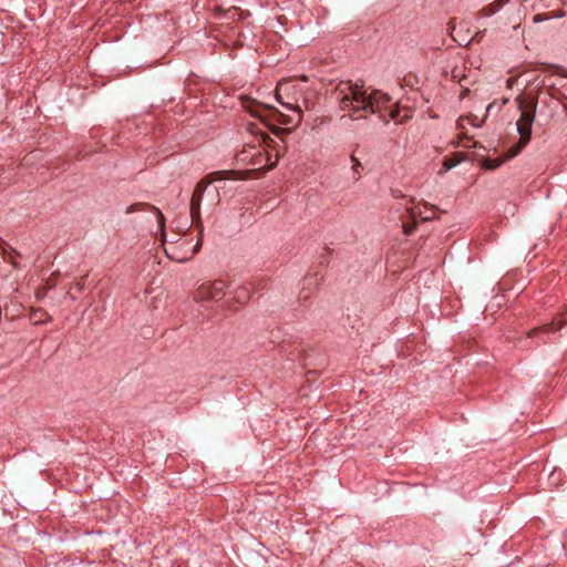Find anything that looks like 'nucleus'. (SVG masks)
I'll return each instance as SVG.
<instances>
[{"label": "nucleus", "mask_w": 567, "mask_h": 567, "mask_svg": "<svg viewBox=\"0 0 567 567\" xmlns=\"http://www.w3.org/2000/svg\"><path fill=\"white\" fill-rule=\"evenodd\" d=\"M30 320L33 324H42L51 320V317L43 309H33L30 313Z\"/></svg>", "instance_id": "f8f14e48"}, {"label": "nucleus", "mask_w": 567, "mask_h": 567, "mask_svg": "<svg viewBox=\"0 0 567 567\" xmlns=\"http://www.w3.org/2000/svg\"><path fill=\"white\" fill-rule=\"evenodd\" d=\"M485 30L476 32V34L473 37L474 40L481 41V39L484 37Z\"/></svg>", "instance_id": "5701e85b"}, {"label": "nucleus", "mask_w": 567, "mask_h": 567, "mask_svg": "<svg viewBox=\"0 0 567 567\" xmlns=\"http://www.w3.org/2000/svg\"><path fill=\"white\" fill-rule=\"evenodd\" d=\"M534 20H535L536 22H538V21L544 20V18H543L542 16H535V17H534Z\"/></svg>", "instance_id": "bb28decb"}, {"label": "nucleus", "mask_w": 567, "mask_h": 567, "mask_svg": "<svg viewBox=\"0 0 567 567\" xmlns=\"http://www.w3.org/2000/svg\"><path fill=\"white\" fill-rule=\"evenodd\" d=\"M271 131H272V133H274V134H276V135H280V134H282V133H288V132H289V130H288V128L274 127V126H271Z\"/></svg>", "instance_id": "4be33fe9"}, {"label": "nucleus", "mask_w": 567, "mask_h": 567, "mask_svg": "<svg viewBox=\"0 0 567 567\" xmlns=\"http://www.w3.org/2000/svg\"><path fill=\"white\" fill-rule=\"evenodd\" d=\"M547 69L553 73L567 78V70L559 65H547Z\"/></svg>", "instance_id": "aec40b11"}, {"label": "nucleus", "mask_w": 567, "mask_h": 567, "mask_svg": "<svg viewBox=\"0 0 567 567\" xmlns=\"http://www.w3.org/2000/svg\"><path fill=\"white\" fill-rule=\"evenodd\" d=\"M501 4L505 6L509 0H498Z\"/></svg>", "instance_id": "c85d7f7f"}, {"label": "nucleus", "mask_w": 567, "mask_h": 567, "mask_svg": "<svg viewBox=\"0 0 567 567\" xmlns=\"http://www.w3.org/2000/svg\"><path fill=\"white\" fill-rule=\"evenodd\" d=\"M288 82L279 83L276 91L277 101L284 105L287 110L293 111L296 116H289L277 109L268 105H264L256 100L247 96L241 97V106L249 112L252 116L260 118L266 122L267 120H274L280 124L295 126L299 125L302 120V109L299 104H291L281 100L280 93L288 87Z\"/></svg>", "instance_id": "f03ea898"}, {"label": "nucleus", "mask_w": 567, "mask_h": 567, "mask_svg": "<svg viewBox=\"0 0 567 567\" xmlns=\"http://www.w3.org/2000/svg\"><path fill=\"white\" fill-rule=\"evenodd\" d=\"M229 172H226V171H218V172H213L208 175H206L205 177H203L200 181L208 187L209 184L216 182V181H221V179H225L227 178V174Z\"/></svg>", "instance_id": "2eb2a0df"}, {"label": "nucleus", "mask_w": 567, "mask_h": 567, "mask_svg": "<svg viewBox=\"0 0 567 567\" xmlns=\"http://www.w3.org/2000/svg\"><path fill=\"white\" fill-rule=\"evenodd\" d=\"M504 159L501 158H485L483 161V166L487 169H495L502 165Z\"/></svg>", "instance_id": "f3484780"}, {"label": "nucleus", "mask_w": 567, "mask_h": 567, "mask_svg": "<svg viewBox=\"0 0 567 567\" xmlns=\"http://www.w3.org/2000/svg\"><path fill=\"white\" fill-rule=\"evenodd\" d=\"M59 275V271H54L51 277L47 279L45 284L37 289L35 297L38 300H42L48 291L55 287Z\"/></svg>", "instance_id": "9d476101"}, {"label": "nucleus", "mask_w": 567, "mask_h": 567, "mask_svg": "<svg viewBox=\"0 0 567 567\" xmlns=\"http://www.w3.org/2000/svg\"><path fill=\"white\" fill-rule=\"evenodd\" d=\"M251 296L250 285H244L235 290V299L238 303H246Z\"/></svg>", "instance_id": "9b49d317"}, {"label": "nucleus", "mask_w": 567, "mask_h": 567, "mask_svg": "<svg viewBox=\"0 0 567 567\" xmlns=\"http://www.w3.org/2000/svg\"><path fill=\"white\" fill-rule=\"evenodd\" d=\"M350 158H351V162H352V168L351 169L354 173V175H357L355 179H358L360 177V171L362 169V164L353 155H351Z\"/></svg>", "instance_id": "6ab92c4d"}, {"label": "nucleus", "mask_w": 567, "mask_h": 567, "mask_svg": "<svg viewBox=\"0 0 567 567\" xmlns=\"http://www.w3.org/2000/svg\"><path fill=\"white\" fill-rule=\"evenodd\" d=\"M141 209H147V210H152V212H154V213L156 214V216H157V220H158V225H159V227H161L162 229L164 228L165 217H164V215L162 214V212H161L157 207H155V206H153V205H148V204H134V205H131V206L127 208L126 213H127V214H131V213H134V212H136V210H141Z\"/></svg>", "instance_id": "1a4fd4ad"}, {"label": "nucleus", "mask_w": 567, "mask_h": 567, "mask_svg": "<svg viewBox=\"0 0 567 567\" xmlns=\"http://www.w3.org/2000/svg\"><path fill=\"white\" fill-rule=\"evenodd\" d=\"M467 120L472 125L474 126H477L480 127L482 125V123H477V116L475 115H471V116H466V117H460L458 121H457V127L458 128H464V124H463V121Z\"/></svg>", "instance_id": "a211bd4d"}, {"label": "nucleus", "mask_w": 567, "mask_h": 567, "mask_svg": "<svg viewBox=\"0 0 567 567\" xmlns=\"http://www.w3.org/2000/svg\"><path fill=\"white\" fill-rule=\"evenodd\" d=\"M468 91L470 90L467 87H465L464 91L461 93V96L464 97L468 93Z\"/></svg>", "instance_id": "cd10ccee"}, {"label": "nucleus", "mask_w": 567, "mask_h": 567, "mask_svg": "<svg viewBox=\"0 0 567 567\" xmlns=\"http://www.w3.org/2000/svg\"><path fill=\"white\" fill-rule=\"evenodd\" d=\"M278 159H279V153L277 152V154H276V161H275L274 163H271V164L267 167V171L272 169V168L276 166V164H277Z\"/></svg>", "instance_id": "b1692460"}, {"label": "nucleus", "mask_w": 567, "mask_h": 567, "mask_svg": "<svg viewBox=\"0 0 567 567\" xmlns=\"http://www.w3.org/2000/svg\"><path fill=\"white\" fill-rule=\"evenodd\" d=\"M261 142L267 146V147H275L277 145V143L270 138L269 136L267 135H261Z\"/></svg>", "instance_id": "412c9836"}, {"label": "nucleus", "mask_w": 567, "mask_h": 567, "mask_svg": "<svg viewBox=\"0 0 567 567\" xmlns=\"http://www.w3.org/2000/svg\"><path fill=\"white\" fill-rule=\"evenodd\" d=\"M436 207L429 205L427 203H417L416 205L406 207L408 217L412 220V224L403 223V233L411 235L415 228L416 219L422 221L432 220L436 213Z\"/></svg>", "instance_id": "39448f33"}, {"label": "nucleus", "mask_w": 567, "mask_h": 567, "mask_svg": "<svg viewBox=\"0 0 567 567\" xmlns=\"http://www.w3.org/2000/svg\"><path fill=\"white\" fill-rule=\"evenodd\" d=\"M207 189V186L199 181L197 185L195 186V189L193 192L192 198H190V205H189V213L192 217V221L195 225L196 229H198L199 238L197 240V244L193 247L189 256H182L179 257L174 248H165V254L168 258L177 260V261H186L190 259L195 254L198 252L202 244V237L204 231V225L200 217V204L203 199V195L205 190Z\"/></svg>", "instance_id": "20e7f679"}, {"label": "nucleus", "mask_w": 567, "mask_h": 567, "mask_svg": "<svg viewBox=\"0 0 567 567\" xmlns=\"http://www.w3.org/2000/svg\"><path fill=\"white\" fill-rule=\"evenodd\" d=\"M514 82H515V79H514V78H509V79L507 80V86H508V87H512V86H513V84H514Z\"/></svg>", "instance_id": "a878e982"}, {"label": "nucleus", "mask_w": 567, "mask_h": 567, "mask_svg": "<svg viewBox=\"0 0 567 567\" xmlns=\"http://www.w3.org/2000/svg\"><path fill=\"white\" fill-rule=\"evenodd\" d=\"M1 256L4 261L11 264L14 268H20V265L14 260L16 257H20V252L14 250L13 248H2Z\"/></svg>", "instance_id": "ddd939ff"}, {"label": "nucleus", "mask_w": 567, "mask_h": 567, "mask_svg": "<svg viewBox=\"0 0 567 567\" xmlns=\"http://www.w3.org/2000/svg\"><path fill=\"white\" fill-rule=\"evenodd\" d=\"M449 24H450V30H453L454 25L452 24V22H450Z\"/></svg>", "instance_id": "c756f323"}, {"label": "nucleus", "mask_w": 567, "mask_h": 567, "mask_svg": "<svg viewBox=\"0 0 567 567\" xmlns=\"http://www.w3.org/2000/svg\"><path fill=\"white\" fill-rule=\"evenodd\" d=\"M336 99L339 102L341 110H350L354 113L370 112L377 114L380 120L389 123L394 120L402 123L410 117L409 110L404 115L400 116V109L392 104V99L388 93L379 90H372L370 93L358 83L341 82L334 91Z\"/></svg>", "instance_id": "f257e3e1"}, {"label": "nucleus", "mask_w": 567, "mask_h": 567, "mask_svg": "<svg viewBox=\"0 0 567 567\" xmlns=\"http://www.w3.org/2000/svg\"><path fill=\"white\" fill-rule=\"evenodd\" d=\"M462 161V156L461 155H455L454 157H446L444 161H443V168H444V172L455 167L457 164H460Z\"/></svg>", "instance_id": "dca6fc26"}, {"label": "nucleus", "mask_w": 567, "mask_h": 567, "mask_svg": "<svg viewBox=\"0 0 567 567\" xmlns=\"http://www.w3.org/2000/svg\"><path fill=\"white\" fill-rule=\"evenodd\" d=\"M503 8V4L498 0H495L494 2L485 6L478 11V16L481 17H492L497 11H499Z\"/></svg>", "instance_id": "4468645a"}, {"label": "nucleus", "mask_w": 567, "mask_h": 567, "mask_svg": "<svg viewBox=\"0 0 567 567\" xmlns=\"http://www.w3.org/2000/svg\"><path fill=\"white\" fill-rule=\"evenodd\" d=\"M540 90L542 85H539L535 92L530 91L525 95H518L515 99V102L520 111V116L516 123L519 141L511 150L507 158L516 156L530 141L532 125L535 121Z\"/></svg>", "instance_id": "7ed1b4c3"}, {"label": "nucleus", "mask_w": 567, "mask_h": 567, "mask_svg": "<svg viewBox=\"0 0 567 567\" xmlns=\"http://www.w3.org/2000/svg\"><path fill=\"white\" fill-rule=\"evenodd\" d=\"M460 74H461V71L453 70L452 78L457 79L460 76Z\"/></svg>", "instance_id": "393cba45"}, {"label": "nucleus", "mask_w": 567, "mask_h": 567, "mask_svg": "<svg viewBox=\"0 0 567 567\" xmlns=\"http://www.w3.org/2000/svg\"><path fill=\"white\" fill-rule=\"evenodd\" d=\"M566 322H567V318H561V317L556 318L550 323H547V324H544V326H540V327L529 330L527 332L526 338L524 340H522V342L525 343L524 344L525 347H528L529 346L527 343L528 339L540 338L545 333H551V332L558 331Z\"/></svg>", "instance_id": "6e6552de"}, {"label": "nucleus", "mask_w": 567, "mask_h": 567, "mask_svg": "<svg viewBox=\"0 0 567 567\" xmlns=\"http://www.w3.org/2000/svg\"><path fill=\"white\" fill-rule=\"evenodd\" d=\"M255 151V147L251 146L249 148H244L238 155L237 158L239 162L249 164L256 169H260L266 166V163L269 161V155L264 154L261 151Z\"/></svg>", "instance_id": "0eeeda50"}, {"label": "nucleus", "mask_w": 567, "mask_h": 567, "mask_svg": "<svg viewBox=\"0 0 567 567\" xmlns=\"http://www.w3.org/2000/svg\"><path fill=\"white\" fill-rule=\"evenodd\" d=\"M226 288L227 285L221 279L203 282L195 292V299L197 301H218L225 296Z\"/></svg>", "instance_id": "423d86ee"}]
</instances>
